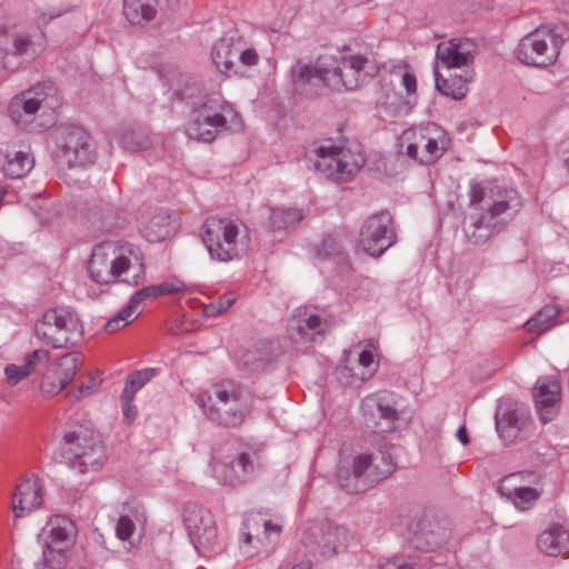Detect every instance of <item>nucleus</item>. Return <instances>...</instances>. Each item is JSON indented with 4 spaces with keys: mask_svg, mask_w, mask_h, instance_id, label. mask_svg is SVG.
<instances>
[{
    "mask_svg": "<svg viewBox=\"0 0 569 569\" xmlns=\"http://www.w3.org/2000/svg\"><path fill=\"white\" fill-rule=\"evenodd\" d=\"M12 511L16 517H23L42 505V486L34 475L19 479L12 495Z\"/></svg>",
    "mask_w": 569,
    "mask_h": 569,
    "instance_id": "23",
    "label": "nucleus"
},
{
    "mask_svg": "<svg viewBox=\"0 0 569 569\" xmlns=\"http://www.w3.org/2000/svg\"><path fill=\"white\" fill-rule=\"evenodd\" d=\"M143 519V512L138 508L132 510L131 513L121 515L116 525L117 537L123 541L129 540L136 530V522Z\"/></svg>",
    "mask_w": 569,
    "mask_h": 569,
    "instance_id": "45",
    "label": "nucleus"
},
{
    "mask_svg": "<svg viewBox=\"0 0 569 569\" xmlns=\"http://www.w3.org/2000/svg\"><path fill=\"white\" fill-rule=\"evenodd\" d=\"M67 387L66 382L59 377V375L50 367L42 376L40 382V391L43 397L51 398L57 396Z\"/></svg>",
    "mask_w": 569,
    "mask_h": 569,
    "instance_id": "47",
    "label": "nucleus"
},
{
    "mask_svg": "<svg viewBox=\"0 0 569 569\" xmlns=\"http://www.w3.org/2000/svg\"><path fill=\"white\" fill-rule=\"evenodd\" d=\"M559 152H560V157L563 161V164L568 168L569 170V138L563 140L561 143H560V147H559Z\"/></svg>",
    "mask_w": 569,
    "mask_h": 569,
    "instance_id": "57",
    "label": "nucleus"
},
{
    "mask_svg": "<svg viewBox=\"0 0 569 569\" xmlns=\"http://www.w3.org/2000/svg\"><path fill=\"white\" fill-rule=\"evenodd\" d=\"M184 525L199 553L209 557L222 550L213 515L208 509L197 505L187 507Z\"/></svg>",
    "mask_w": 569,
    "mask_h": 569,
    "instance_id": "16",
    "label": "nucleus"
},
{
    "mask_svg": "<svg viewBox=\"0 0 569 569\" xmlns=\"http://www.w3.org/2000/svg\"><path fill=\"white\" fill-rule=\"evenodd\" d=\"M519 477L520 475L507 476L502 480L500 492L511 499L517 509L525 511L536 503L541 493L536 488L517 486Z\"/></svg>",
    "mask_w": 569,
    "mask_h": 569,
    "instance_id": "28",
    "label": "nucleus"
},
{
    "mask_svg": "<svg viewBox=\"0 0 569 569\" xmlns=\"http://www.w3.org/2000/svg\"><path fill=\"white\" fill-rule=\"evenodd\" d=\"M69 548H52L46 545L43 560L51 569H62L68 562Z\"/></svg>",
    "mask_w": 569,
    "mask_h": 569,
    "instance_id": "49",
    "label": "nucleus"
},
{
    "mask_svg": "<svg viewBox=\"0 0 569 569\" xmlns=\"http://www.w3.org/2000/svg\"><path fill=\"white\" fill-rule=\"evenodd\" d=\"M397 242V232L390 212L369 216L359 232V246L372 257H380Z\"/></svg>",
    "mask_w": 569,
    "mask_h": 569,
    "instance_id": "17",
    "label": "nucleus"
},
{
    "mask_svg": "<svg viewBox=\"0 0 569 569\" xmlns=\"http://www.w3.org/2000/svg\"><path fill=\"white\" fill-rule=\"evenodd\" d=\"M32 42L28 37H18L13 40L12 53L18 57L28 56L32 58L34 50H31Z\"/></svg>",
    "mask_w": 569,
    "mask_h": 569,
    "instance_id": "50",
    "label": "nucleus"
},
{
    "mask_svg": "<svg viewBox=\"0 0 569 569\" xmlns=\"http://www.w3.org/2000/svg\"><path fill=\"white\" fill-rule=\"evenodd\" d=\"M538 548L552 557L568 553L569 531L561 525L551 526L539 536Z\"/></svg>",
    "mask_w": 569,
    "mask_h": 569,
    "instance_id": "29",
    "label": "nucleus"
},
{
    "mask_svg": "<svg viewBox=\"0 0 569 569\" xmlns=\"http://www.w3.org/2000/svg\"><path fill=\"white\" fill-rule=\"evenodd\" d=\"M268 363L267 359H254L252 353L246 356L244 365L250 367L251 371H260L266 368Z\"/></svg>",
    "mask_w": 569,
    "mask_h": 569,
    "instance_id": "56",
    "label": "nucleus"
},
{
    "mask_svg": "<svg viewBox=\"0 0 569 569\" xmlns=\"http://www.w3.org/2000/svg\"><path fill=\"white\" fill-rule=\"evenodd\" d=\"M61 106V93L51 81L37 83L16 96L9 106L12 121L23 130L32 131V122L39 110H56Z\"/></svg>",
    "mask_w": 569,
    "mask_h": 569,
    "instance_id": "10",
    "label": "nucleus"
},
{
    "mask_svg": "<svg viewBox=\"0 0 569 569\" xmlns=\"http://www.w3.org/2000/svg\"><path fill=\"white\" fill-rule=\"evenodd\" d=\"M558 315L559 311L555 306H545L535 317L527 321L526 327L528 331L539 336L555 326Z\"/></svg>",
    "mask_w": 569,
    "mask_h": 569,
    "instance_id": "39",
    "label": "nucleus"
},
{
    "mask_svg": "<svg viewBox=\"0 0 569 569\" xmlns=\"http://www.w3.org/2000/svg\"><path fill=\"white\" fill-rule=\"evenodd\" d=\"M59 16H60V12L51 13V14L49 16V18L47 19V18H46V14H42L41 17H39V18H38V21H37V22H38V24H47V23H48V21H50V20H52V19H54V18H57V17H59Z\"/></svg>",
    "mask_w": 569,
    "mask_h": 569,
    "instance_id": "60",
    "label": "nucleus"
},
{
    "mask_svg": "<svg viewBox=\"0 0 569 569\" xmlns=\"http://www.w3.org/2000/svg\"><path fill=\"white\" fill-rule=\"evenodd\" d=\"M50 353L48 350L38 349L26 357V361L21 366L14 363L7 365L4 368L6 381L9 386H17L22 379L27 378L40 365L49 361Z\"/></svg>",
    "mask_w": 569,
    "mask_h": 569,
    "instance_id": "30",
    "label": "nucleus"
},
{
    "mask_svg": "<svg viewBox=\"0 0 569 569\" xmlns=\"http://www.w3.org/2000/svg\"><path fill=\"white\" fill-rule=\"evenodd\" d=\"M34 332L39 340L54 349L69 348L82 339L83 326L74 310L57 307L47 310L36 322Z\"/></svg>",
    "mask_w": 569,
    "mask_h": 569,
    "instance_id": "7",
    "label": "nucleus"
},
{
    "mask_svg": "<svg viewBox=\"0 0 569 569\" xmlns=\"http://www.w3.org/2000/svg\"><path fill=\"white\" fill-rule=\"evenodd\" d=\"M140 303V300H136L134 293L128 305L106 323V331L108 333H114L129 325L137 317V310Z\"/></svg>",
    "mask_w": 569,
    "mask_h": 569,
    "instance_id": "40",
    "label": "nucleus"
},
{
    "mask_svg": "<svg viewBox=\"0 0 569 569\" xmlns=\"http://www.w3.org/2000/svg\"><path fill=\"white\" fill-rule=\"evenodd\" d=\"M73 541V525L69 519L56 516L49 520L46 530L47 546L70 549Z\"/></svg>",
    "mask_w": 569,
    "mask_h": 569,
    "instance_id": "31",
    "label": "nucleus"
},
{
    "mask_svg": "<svg viewBox=\"0 0 569 569\" xmlns=\"http://www.w3.org/2000/svg\"><path fill=\"white\" fill-rule=\"evenodd\" d=\"M34 166V159L26 149L7 150L4 161L1 166L3 173L11 179H20L31 171Z\"/></svg>",
    "mask_w": 569,
    "mask_h": 569,
    "instance_id": "32",
    "label": "nucleus"
},
{
    "mask_svg": "<svg viewBox=\"0 0 569 569\" xmlns=\"http://www.w3.org/2000/svg\"><path fill=\"white\" fill-rule=\"evenodd\" d=\"M139 229L149 242H160L176 232L177 224L168 210L156 209L141 216Z\"/></svg>",
    "mask_w": 569,
    "mask_h": 569,
    "instance_id": "24",
    "label": "nucleus"
},
{
    "mask_svg": "<svg viewBox=\"0 0 569 569\" xmlns=\"http://www.w3.org/2000/svg\"><path fill=\"white\" fill-rule=\"evenodd\" d=\"M201 307H202V312L206 317H217V316L221 315V312L217 308V305L214 303V301H212L208 305H201Z\"/></svg>",
    "mask_w": 569,
    "mask_h": 569,
    "instance_id": "58",
    "label": "nucleus"
},
{
    "mask_svg": "<svg viewBox=\"0 0 569 569\" xmlns=\"http://www.w3.org/2000/svg\"><path fill=\"white\" fill-rule=\"evenodd\" d=\"M395 465L390 455L380 452L379 456L358 455L351 466H340L338 481L348 493H359L386 479L393 471Z\"/></svg>",
    "mask_w": 569,
    "mask_h": 569,
    "instance_id": "5",
    "label": "nucleus"
},
{
    "mask_svg": "<svg viewBox=\"0 0 569 569\" xmlns=\"http://www.w3.org/2000/svg\"><path fill=\"white\" fill-rule=\"evenodd\" d=\"M121 143L123 148L129 151H140L149 148L151 146V140L141 131L131 130L123 133Z\"/></svg>",
    "mask_w": 569,
    "mask_h": 569,
    "instance_id": "48",
    "label": "nucleus"
},
{
    "mask_svg": "<svg viewBox=\"0 0 569 569\" xmlns=\"http://www.w3.org/2000/svg\"><path fill=\"white\" fill-rule=\"evenodd\" d=\"M237 118L236 110L228 101L220 96L211 97L193 111L186 132L197 141L212 142Z\"/></svg>",
    "mask_w": 569,
    "mask_h": 569,
    "instance_id": "8",
    "label": "nucleus"
},
{
    "mask_svg": "<svg viewBox=\"0 0 569 569\" xmlns=\"http://www.w3.org/2000/svg\"><path fill=\"white\" fill-rule=\"evenodd\" d=\"M313 152L317 158L315 169L325 178L336 182L351 180L365 163L360 154L333 144L319 146Z\"/></svg>",
    "mask_w": 569,
    "mask_h": 569,
    "instance_id": "15",
    "label": "nucleus"
},
{
    "mask_svg": "<svg viewBox=\"0 0 569 569\" xmlns=\"http://www.w3.org/2000/svg\"><path fill=\"white\" fill-rule=\"evenodd\" d=\"M342 248V233L335 231L326 234L321 241L313 247V254L318 259H327L340 253Z\"/></svg>",
    "mask_w": 569,
    "mask_h": 569,
    "instance_id": "42",
    "label": "nucleus"
},
{
    "mask_svg": "<svg viewBox=\"0 0 569 569\" xmlns=\"http://www.w3.org/2000/svg\"><path fill=\"white\" fill-rule=\"evenodd\" d=\"M202 241L210 257L220 262L239 259L247 250L240 224L231 218L209 217L202 226Z\"/></svg>",
    "mask_w": 569,
    "mask_h": 569,
    "instance_id": "6",
    "label": "nucleus"
},
{
    "mask_svg": "<svg viewBox=\"0 0 569 569\" xmlns=\"http://www.w3.org/2000/svg\"><path fill=\"white\" fill-rule=\"evenodd\" d=\"M63 453L81 473L99 470L106 457L99 437L82 427L64 435Z\"/></svg>",
    "mask_w": 569,
    "mask_h": 569,
    "instance_id": "12",
    "label": "nucleus"
},
{
    "mask_svg": "<svg viewBox=\"0 0 569 569\" xmlns=\"http://www.w3.org/2000/svg\"><path fill=\"white\" fill-rule=\"evenodd\" d=\"M291 569H311L308 562H301L299 565L293 566Z\"/></svg>",
    "mask_w": 569,
    "mask_h": 569,
    "instance_id": "61",
    "label": "nucleus"
},
{
    "mask_svg": "<svg viewBox=\"0 0 569 569\" xmlns=\"http://www.w3.org/2000/svg\"><path fill=\"white\" fill-rule=\"evenodd\" d=\"M84 357L81 352L72 351L60 357L51 367L68 386L81 368Z\"/></svg>",
    "mask_w": 569,
    "mask_h": 569,
    "instance_id": "36",
    "label": "nucleus"
},
{
    "mask_svg": "<svg viewBox=\"0 0 569 569\" xmlns=\"http://www.w3.org/2000/svg\"><path fill=\"white\" fill-rule=\"evenodd\" d=\"M132 401L133 399H123L121 397L123 417L128 422L133 421L138 415V410L136 406L132 405Z\"/></svg>",
    "mask_w": 569,
    "mask_h": 569,
    "instance_id": "55",
    "label": "nucleus"
},
{
    "mask_svg": "<svg viewBox=\"0 0 569 569\" xmlns=\"http://www.w3.org/2000/svg\"><path fill=\"white\" fill-rule=\"evenodd\" d=\"M303 218L297 208H273L270 210L269 227L272 230H284L296 226Z\"/></svg>",
    "mask_w": 569,
    "mask_h": 569,
    "instance_id": "37",
    "label": "nucleus"
},
{
    "mask_svg": "<svg viewBox=\"0 0 569 569\" xmlns=\"http://www.w3.org/2000/svg\"><path fill=\"white\" fill-rule=\"evenodd\" d=\"M362 412L366 417L373 420L379 419L377 422L381 432L391 431L395 428V422L398 420L397 410L385 398L378 395H370L366 397L361 406Z\"/></svg>",
    "mask_w": 569,
    "mask_h": 569,
    "instance_id": "27",
    "label": "nucleus"
},
{
    "mask_svg": "<svg viewBox=\"0 0 569 569\" xmlns=\"http://www.w3.org/2000/svg\"><path fill=\"white\" fill-rule=\"evenodd\" d=\"M470 204L475 208L463 222L467 240L476 246L486 243L495 232L501 230L498 220L509 211L517 212L522 206L515 189L497 184L472 183L469 189Z\"/></svg>",
    "mask_w": 569,
    "mask_h": 569,
    "instance_id": "1",
    "label": "nucleus"
},
{
    "mask_svg": "<svg viewBox=\"0 0 569 569\" xmlns=\"http://www.w3.org/2000/svg\"><path fill=\"white\" fill-rule=\"evenodd\" d=\"M410 531L412 533L410 543L415 549L423 552H431L441 548L450 537L447 528L429 518H422L412 523Z\"/></svg>",
    "mask_w": 569,
    "mask_h": 569,
    "instance_id": "21",
    "label": "nucleus"
},
{
    "mask_svg": "<svg viewBox=\"0 0 569 569\" xmlns=\"http://www.w3.org/2000/svg\"><path fill=\"white\" fill-rule=\"evenodd\" d=\"M449 139L433 122L407 129L400 137V151L420 164H431L446 152Z\"/></svg>",
    "mask_w": 569,
    "mask_h": 569,
    "instance_id": "9",
    "label": "nucleus"
},
{
    "mask_svg": "<svg viewBox=\"0 0 569 569\" xmlns=\"http://www.w3.org/2000/svg\"><path fill=\"white\" fill-rule=\"evenodd\" d=\"M259 56L252 48H244L243 42L240 40L239 56H237V62L246 67H252L258 63Z\"/></svg>",
    "mask_w": 569,
    "mask_h": 569,
    "instance_id": "51",
    "label": "nucleus"
},
{
    "mask_svg": "<svg viewBox=\"0 0 569 569\" xmlns=\"http://www.w3.org/2000/svg\"><path fill=\"white\" fill-rule=\"evenodd\" d=\"M330 323L310 307H299L288 321V332L293 340L316 341L323 337Z\"/></svg>",
    "mask_w": 569,
    "mask_h": 569,
    "instance_id": "19",
    "label": "nucleus"
},
{
    "mask_svg": "<svg viewBox=\"0 0 569 569\" xmlns=\"http://www.w3.org/2000/svg\"><path fill=\"white\" fill-rule=\"evenodd\" d=\"M378 366L376 347L369 342L358 356V371L355 376L361 381H367L376 373Z\"/></svg>",
    "mask_w": 569,
    "mask_h": 569,
    "instance_id": "38",
    "label": "nucleus"
},
{
    "mask_svg": "<svg viewBox=\"0 0 569 569\" xmlns=\"http://www.w3.org/2000/svg\"><path fill=\"white\" fill-rule=\"evenodd\" d=\"M102 383L101 372H90L86 377L82 378L78 390L76 392L67 393V397L72 401H79L83 398L90 397L94 395Z\"/></svg>",
    "mask_w": 569,
    "mask_h": 569,
    "instance_id": "44",
    "label": "nucleus"
},
{
    "mask_svg": "<svg viewBox=\"0 0 569 569\" xmlns=\"http://www.w3.org/2000/svg\"><path fill=\"white\" fill-rule=\"evenodd\" d=\"M240 39L221 38L211 50V59L217 69L226 74H238L240 71L237 66V56H239Z\"/></svg>",
    "mask_w": 569,
    "mask_h": 569,
    "instance_id": "26",
    "label": "nucleus"
},
{
    "mask_svg": "<svg viewBox=\"0 0 569 569\" xmlns=\"http://www.w3.org/2000/svg\"><path fill=\"white\" fill-rule=\"evenodd\" d=\"M529 422L528 412L516 405L499 407L496 413V427L500 437L512 442Z\"/></svg>",
    "mask_w": 569,
    "mask_h": 569,
    "instance_id": "25",
    "label": "nucleus"
},
{
    "mask_svg": "<svg viewBox=\"0 0 569 569\" xmlns=\"http://www.w3.org/2000/svg\"><path fill=\"white\" fill-rule=\"evenodd\" d=\"M380 569H417L415 563L403 557V556H396L391 559L386 560L381 566Z\"/></svg>",
    "mask_w": 569,
    "mask_h": 569,
    "instance_id": "52",
    "label": "nucleus"
},
{
    "mask_svg": "<svg viewBox=\"0 0 569 569\" xmlns=\"http://www.w3.org/2000/svg\"><path fill=\"white\" fill-rule=\"evenodd\" d=\"M345 536V530L340 528H329L319 543V555L323 558H331L339 552L342 546L340 538Z\"/></svg>",
    "mask_w": 569,
    "mask_h": 569,
    "instance_id": "46",
    "label": "nucleus"
},
{
    "mask_svg": "<svg viewBox=\"0 0 569 569\" xmlns=\"http://www.w3.org/2000/svg\"><path fill=\"white\" fill-rule=\"evenodd\" d=\"M259 468V455L254 451H243L216 467V473L223 483L239 486L249 481Z\"/></svg>",
    "mask_w": 569,
    "mask_h": 569,
    "instance_id": "20",
    "label": "nucleus"
},
{
    "mask_svg": "<svg viewBox=\"0 0 569 569\" xmlns=\"http://www.w3.org/2000/svg\"><path fill=\"white\" fill-rule=\"evenodd\" d=\"M4 194H6V190L2 187H0V206L2 204Z\"/></svg>",
    "mask_w": 569,
    "mask_h": 569,
    "instance_id": "63",
    "label": "nucleus"
},
{
    "mask_svg": "<svg viewBox=\"0 0 569 569\" xmlns=\"http://www.w3.org/2000/svg\"><path fill=\"white\" fill-rule=\"evenodd\" d=\"M401 84L406 89L407 94L409 97L416 94V91H417V79H416V76L412 72H410V71L403 72V74L401 77Z\"/></svg>",
    "mask_w": 569,
    "mask_h": 569,
    "instance_id": "53",
    "label": "nucleus"
},
{
    "mask_svg": "<svg viewBox=\"0 0 569 569\" xmlns=\"http://www.w3.org/2000/svg\"><path fill=\"white\" fill-rule=\"evenodd\" d=\"M88 271L90 278L99 284L124 282L137 286L143 264L133 244L102 242L93 248Z\"/></svg>",
    "mask_w": 569,
    "mask_h": 569,
    "instance_id": "2",
    "label": "nucleus"
},
{
    "mask_svg": "<svg viewBox=\"0 0 569 569\" xmlns=\"http://www.w3.org/2000/svg\"><path fill=\"white\" fill-rule=\"evenodd\" d=\"M184 291V284L178 280L163 281L160 284L144 287L136 292V300L142 302L147 298H158Z\"/></svg>",
    "mask_w": 569,
    "mask_h": 569,
    "instance_id": "41",
    "label": "nucleus"
},
{
    "mask_svg": "<svg viewBox=\"0 0 569 569\" xmlns=\"http://www.w3.org/2000/svg\"><path fill=\"white\" fill-rule=\"evenodd\" d=\"M282 532V526L258 515L249 516L241 527L240 550L248 558L269 557Z\"/></svg>",
    "mask_w": 569,
    "mask_h": 569,
    "instance_id": "13",
    "label": "nucleus"
},
{
    "mask_svg": "<svg viewBox=\"0 0 569 569\" xmlns=\"http://www.w3.org/2000/svg\"><path fill=\"white\" fill-rule=\"evenodd\" d=\"M10 569H30V568H29V566L27 563L23 565V563H20V562L19 563H14L13 562Z\"/></svg>",
    "mask_w": 569,
    "mask_h": 569,
    "instance_id": "62",
    "label": "nucleus"
},
{
    "mask_svg": "<svg viewBox=\"0 0 569 569\" xmlns=\"http://www.w3.org/2000/svg\"><path fill=\"white\" fill-rule=\"evenodd\" d=\"M436 88L439 92L456 100L466 97L468 84L472 80V71L463 70L461 74H453L445 78L440 71L433 70Z\"/></svg>",
    "mask_w": 569,
    "mask_h": 569,
    "instance_id": "33",
    "label": "nucleus"
},
{
    "mask_svg": "<svg viewBox=\"0 0 569 569\" xmlns=\"http://www.w3.org/2000/svg\"><path fill=\"white\" fill-rule=\"evenodd\" d=\"M156 375V369H143L128 376L122 391L123 399H133L140 390Z\"/></svg>",
    "mask_w": 569,
    "mask_h": 569,
    "instance_id": "43",
    "label": "nucleus"
},
{
    "mask_svg": "<svg viewBox=\"0 0 569 569\" xmlns=\"http://www.w3.org/2000/svg\"><path fill=\"white\" fill-rule=\"evenodd\" d=\"M293 82L300 86L319 83L325 84V76H327V67L322 63L313 67L311 64L298 61L291 69Z\"/></svg>",
    "mask_w": 569,
    "mask_h": 569,
    "instance_id": "35",
    "label": "nucleus"
},
{
    "mask_svg": "<svg viewBox=\"0 0 569 569\" xmlns=\"http://www.w3.org/2000/svg\"><path fill=\"white\" fill-rule=\"evenodd\" d=\"M562 6L569 10V0H562Z\"/></svg>",
    "mask_w": 569,
    "mask_h": 569,
    "instance_id": "64",
    "label": "nucleus"
},
{
    "mask_svg": "<svg viewBox=\"0 0 569 569\" xmlns=\"http://www.w3.org/2000/svg\"><path fill=\"white\" fill-rule=\"evenodd\" d=\"M537 411L543 423L550 422L560 408L561 386L557 378H539L533 388Z\"/></svg>",
    "mask_w": 569,
    "mask_h": 569,
    "instance_id": "22",
    "label": "nucleus"
},
{
    "mask_svg": "<svg viewBox=\"0 0 569 569\" xmlns=\"http://www.w3.org/2000/svg\"><path fill=\"white\" fill-rule=\"evenodd\" d=\"M160 0H123V14L131 24H142L156 18Z\"/></svg>",
    "mask_w": 569,
    "mask_h": 569,
    "instance_id": "34",
    "label": "nucleus"
},
{
    "mask_svg": "<svg viewBox=\"0 0 569 569\" xmlns=\"http://www.w3.org/2000/svg\"><path fill=\"white\" fill-rule=\"evenodd\" d=\"M58 158L69 167H86L96 160L89 133L80 126L62 124L54 130Z\"/></svg>",
    "mask_w": 569,
    "mask_h": 569,
    "instance_id": "14",
    "label": "nucleus"
},
{
    "mask_svg": "<svg viewBox=\"0 0 569 569\" xmlns=\"http://www.w3.org/2000/svg\"><path fill=\"white\" fill-rule=\"evenodd\" d=\"M457 438L459 439V441L462 443V445H468L469 443V437H468V432H467V428L465 426H461L458 431H457Z\"/></svg>",
    "mask_w": 569,
    "mask_h": 569,
    "instance_id": "59",
    "label": "nucleus"
},
{
    "mask_svg": "<svg viewBox=\"0 0 569 569\" xmlns=\"http://www.w3.org/2000/svg\"><path fill=\"white\" fill-rule=\"evenodd\" d=\"M200 405L209 420L226 428H239L250 417L254 397L241 383L223 380L201 396Z\"/></svg>",
    "mask_w": 569,
    "mask_h": 569,
    "instance_id": "3",
    "label": "nucleus"
},
{
    "mask_svg": "<svg viewBox=\"0 0 569 569\" xmlns=\"http://www.w3.org/2000/svg\"><path fill=\"white\" fill-rule=\"evenodd\" d=\"M378 72L379 66L373 58L346 53L332 68H327L325 86L337 91H351L360 88Z\"/></svg>",
    "mask_w": 569,
    "mask_h": 569,
    "instance_id": "11",
    "label": "nucleus"
},
{
    "mask_svg": "<svg viewBox=\"0 0 569 569\" xmlns=\"http://www.w3.org/2000/svg\"><path fill=\"white\" fill-rule=\"evenodd\" d=\"M477 44L469 38H452L442 41L436 49V62L433 70L469 69L475 61Z\"/></svg>",
    "mask_w": 569,
    "mask_h": 569,
    "instance_id": "18",
    "label": "nucleus"
},
{
    "mask_svg": "<svg viewBox=\"0 0 569 569\" xmlns=\"http://www.w3.org/2000/svg\"><path fill=\"white\" fill-rule=\"evenodd\" d=\"M237 300V296L234 292H227L222 296H220L214 303L217 305V308L221 312H226Z\"/></svg>",
    "mask_w": 569,
    "mask_h": 569,
    "instance_id": "54",
    "label": "nucleus"
},
{
    "mask_svg": "<svg viewBox=\"0 0 569 569\" xmlns=\"http://www.w3.org/2000/svg\"><path fill=\"white\" fill-rule=\"evenodd\" d=\"M568 38L569 30L563 24L540 26L520 40L516 56L528 66H550L556 62L560 48Z\"/></svg>",
    "mask_w": 569,
    "mask_h": 569,
    "instance_id": "4",
    "label": "nucleus"
}]
</instances>
